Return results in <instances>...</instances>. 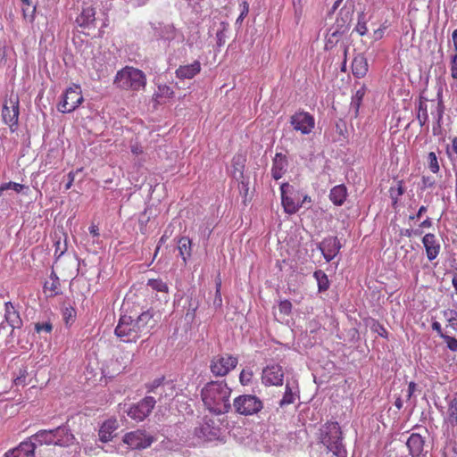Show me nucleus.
Masks as SVG:
<instances>
[{"mask_svg":"<svg viewBox=\"0 0 457 457\" xmlns=\"http://www.w3.org/2000/svg\"><path fill=\"white\" fill-rule=\"evenodd\" d=\"M444 341L446 343L447 345V347L453 351V352H457V339L453 337H450L448 335H445L444 337H443Z\"/></svg>","mask_w":457,"mask_h":457,"instance_id":"48","label":"nucleus"},{"mask_svg":"<svg viewBox=\"0 0 457 457\" xmlns=\"http://www.w3.org/2000/svg\"><path fill=\"white\" fill-rule=\"evenodd\" d=\"M422 182H423L424 187H432L435 183V181L432 179H430L429 177H423Z\"/></svg>","mask_w":457,"mask_h":457,"instance_id":"60","label":"nucleus"},{"mask_svg":"<svg viewBox=\"0 0 457 457\" xmlns=\"http://www.w3.org/2000/svg\"><path fill=\"white\" fill-rule=\"evenodd\" d=\"M444 112H436V125L433 127L434 135H437V129H441Z\"/></svg>","mask_w":457,"mask_h":457,"instance_id":"54","label":"nucleus"},{"mask_svg":"<svg viewBox=\"0 0 457 457\" xmlns=\"http://www.w3.org/2000/svg\"><path fill=\"white\" fill-rule=\"evenodd\" d=\"M347 190L345 185H338L330 190L329 198L335 205L341 206L346 198Z\"/></svg>","mask_w":457,"mask_h":457,"instance_id":"29","label":"nucleus"},{"mask_svg":"<svg viewBox=\"0 0 457 457\" xmlns=\"http://www.w3.org/2000/svg\"><path fill=\"white\" fill-rule=\"evenodd\" d=\"M422 243L426 250L427 257L429 261L435 260L441 249V245L436 237L432 233L426 234L422 238Z\"/></svg>","mask_w":457,"mask_h":457,"instance_id":"20","label":"nucleus"},{"mask_svg":"<svg viewBox=\"0 0 457 457\" xmlns=\"http://www.w3.org/2000/svg\"><path fill=\"white\" fill-rule=\"evenodd\" d=\"M74 177H75L74 172H72V171L69 172V174H68V182L65 185V189H70L71 187L72 183L74 181Z\"/></svg>","mask_w":457,"mask_h":457,"instance_id":"59","label":"nucleus"},{"mask_svg":"<svg viewBox=\"0 0 457 457\" xmlns=\"http://www.w3.org/2000/svg\"><path fill=\"white\" fill-rule=\"evenodd\" d=\"M96 21V10L92 6L84 7L76 19V23L81 28H88Z\"/></svg>","mask_w":457,"mask_h":457,"instance_id":"24","label":"nucleus"},{"mask_svg":"<svg viewBox=\"0 0 457 457\" xmlns=\"http://www.w3.org/2000/svg\"><path fill=\"white\" fill-rule=\"evenodd\" d=\"M253 373L252 371H246L243 370L240 373L239 379L242 385H247L251 378H252Z\"/></svg>","mask_w":457,"mask_h":457,"instance_id":"52","label":"nucleus"},{"mask_svg":"<svg viewBox=\"0 0 457 457\" xmlns=\"http://www.w3.org/2000/svg\"><path fill=\"white\" fill-rule=\"evenodd\" d=\"M417 385L414 382H410L408 385V398L410 399L416 390Z\"/></svg>","mask_w":457,"mask_h":457,"instance_id":"61","label":"nucleus"},{"mask_svg":"<svg viewBox=\"0 0 457 457\" xmlns=\"http://www.w3.org/2000/svg\"><path fill=\"white\" fill-rule=\"evenodd\" d=\"M248 4L246 2H244L243 3V10L240 13V15L238 16V18L237 19V23H240L243 21V20L245 19V17L247 15L248 13Z\"/></svg>","mask_w":457,"mask_h":457,"instance_id":"56","label":"nucleus"},{"mask_svg":"<svg viewBox=\"0 0 457 457\" xmlns=\"http://www.w3.org/2000/svg\"><path fill=\"white\" fill-rule=\"evenodd\" d=\"M278 308L281 313L287 315L291 312L292 303L288 300H284L279 303Z\"/></svg>","mask_w":457,"mask_h":457,"instance_id":"49","label":"nucleus"},{"mask_svg":"<svg viewBox=\"0 0 457 457\" xmlns=\"http://www.w3.org/2000/svg\"><path fill=\"white\" fill-rule=\"evenodd\" d=\"M163 380V377L159 378L154 379L152 383L146 385L147 392L153 393L154 395H159L161 399L162 396V393L164 392Z\"/></svg>","mask_w":457,"mask_h":457,"instance_id":"36","label":"nucleus"},{"mask_svg":"<svg viewBox=\"0 0 457 457\" xmlns=\"http://www.w3.org/2000/svg\"><path fill=\"white\" fill-rule=\"evenodd\" d=\"M232 407L239 415L251 416L258 413L263 408V403L254 395H241L234 399Z\"/></svg>","mask_w":457,"mask_h":457,"instance_id":"6","label":"nucleus"},{"mask_svg":"<svg viewBox=\"0 0 457 457\" xmlns=\"http://www.w3.org/2000/svg\"><path fill=\"white\" fill-rule=\"evenodd\" d=\"M431 226H432V220L430 218H427L420 225V227H421V228H430Z\"/></svg>","mask_w":457,"mask_h":457,"instance_id":"63","label":"nucleus"},{"mask_svg":"<svg viewBox=\"0 0 457 457\" xmlns=\"http://www.w3.org/2000/svg\"><path fill=\"white\" fill-rule=\"evenodd\" d=\"M52 432L54 445L68 447L72 445L76 441V437L71 433L67 423L52 429Z\"/></svg>","mask_w":457,"mask_h":457,"instance_id":"16","label":"nucleus"},{"mask_svg":"<svg viewBox=\"0 0 457 457\" xmlns=\"http://www.w3.org/2000/svg\"><path fill=\"white\" fill-rule=\"evenodd\" d=\"M4 320L12 328L11 335L13 334L16 328L22 327V320L20 313L11 302L4 303Z\"/></svg>","mask_w":457,"mask_h":457,"instance_id":"19","label":"nucleus"},{"mask_svg":"<svg viewBox=\"0 0 457 457\" xmlns=\"http://www.w3.org/2000/svg\"><path fill=\"white\" fill-rule=\"evenodd\" d=\"M352 71L354 77L363 78L368 71V62L363 54L356 55L352 62Z\"/></svg>","mask_w":457,"mask_h":457,"instance_id":"27","label":"nucleus"},{"mask_svg":"<svg viewBox=\"0 0 457 457\" xmlns=\"http://www.w3.org/2000/svg\"><path fill=\"white\" fill-rule=\"evenodd\" d=\"M431 327L433 330L437 332L440 337L443 338L446 335L443 332L441 325L438 321H433Z\"/></svg>","mask_w":457,"mask_h":457,"instance_id":"57","label":"nucleus"},{"mask_svg":"<svg viewBox=\"0 0 457 457\" xmlns=\"http://www.w3.org/2000/svg\"><path fill=\"white\" fill-rule=\"evenodd\" d=\"M220 287H221L220 281L217 282L216 283V293H215V297H214V300H213V305H214L215 308H220L222 305V298H221V294H220Z\"/></svg>","mask_w":457,"mask_h":457,"instance_id":"47","label":"nucleus"},{"mask_svg":"<svg viewBox=\"0 0 457 457\" xmlns=\"http://www.w3.org/2000/svg\"><path fill=\"white\" fill-rule=\"evenodd\" d=\"M389 192H390V196L392 198V204H393V206H395L398 202V197L395 196V188L391 187Z\"/></svg>","mask_w":457,"mask_h":457,"instance_id":"62","label":"nucleus"},{"mask_svg":"<svg viewBox=\"0 0 457 457\" xmlns=\"http://www.w3.org/2000/svg\"><path fill=\"white\" fill-rule=\"evenodd\" d=\"M317 248L321 252L325 260L329 262L337 255L342 245L337 237H328L318 244Z\"/></svg>","mask_w":457,"mask_h":457,"instance_id":"15","label":"nucleus"},{"mask_svg":"<svg viewBox=\"0 0 457 457\" xmlns=\"http://www.w3.org/2000/svg\"><path fill=\"white\" fill-rule=\"evenodd\" d=\"M76 316V311L72 307H65L62 310V317L66 325H69L74 321Z\"/></svg>","mask_w":457,"mask_h":457,"instance_id":"44","label":"nucleus"},{"mask_svg":"<svg viewBox=\"0 0 457 457\" xmlns=\"http://www.w3.org/2000/svg\"><path fill=\"white\" fill-rule=\"evenodd\" d=\"M281 191V203L284 208V211L288 214H293L298 212L301 204L299 201L295 199V192L293 186L288 183H283L280 186Z\"/></svg>","mask_w":457,"mask_h":457,"instance_id":"12","label":"nucleus"},{"mask_svg":"<svg viewBox=\"0 0 457 457\" xmlns=\"http://www.w3.org/2000/svg\"><path fill=\"white\" fill-rule=\"evenodd\" d=\"M366 93V87L362 85L353 96L351 101V108L354 110L355 116H357L359 108L361 104L362 99Z\"/></svg>","mask_w":457,"mask_h":457,"instance_id":"34","label":"nucleus"},{"mask_svg":"<svg viewBox=\"0 0 457 457\" xmlns=\"http://www.w3.org/2000/svg\"><path fill=\"white\" fill-rule=\"evenodd\" d=\"M427 101V98L420 96L419 103V112L417 115V119L419 120L420 127H423L428 120Z\"/></svg>","mask_w":457,"mask_h":457,"instance_id":"32","label":"nucleus"},{"mask_svg":"<svg viewBox=\"0 0 457 457\" xmlns=\"http://www.w3.org/2000/svg\"><path fill=\"white\" fill-rule=\"evenodd\" d=\"M288 166L287 156L282 153H277L272 161L271 176L278 180L285 174Z\"/></svg>","mask_w":457,"mask_h":457,"instance_id":"22","label":"nucleus"},{"mask_svg":"<svg viewBox=\"0 0 457 457\" xmlns=\"http://www.w3.org/2000/svg\"><path fill=\"white\" fill-rule=\"evenodd\" d=\"M231 389L225 380L211 381L201 391L206 408L215 414H224L231 410L229 396Z\"/></svg>","mask_w":457,"mask_h":457,"instance_id":"1","label":"nucleus"},{"mask_svg":"<svg viewBox=\"0 0 457 457\" xmlns=\"http://www.w3.org/2000/svg\"><path fill=\"white\" fill-rule=\"evenodd\" d=\"M295 402V394L292 391L291 386L288 383L286 385V391L283 395V398L279 401V406L284 407L286 405L291 404Z\"/></svg>","mask_w":457,"mask_h":457,"instance_id":"40","label":"nucleus"},{"mask_svg":"<svg viewBox=\"0 0 457 457\" xmlns=\"http://www.w3.org/2000/svg\"><path fill=\"white\" fill-rule=\"evenodd\" d=\"M28 442L32 443L34 452L36 451L37 445H54L52 429L39 430L35 435L31 436Z\"/></svg>","mask_w":457,"mask_h":457,"instance_id":"25","label":"nucleus"},{"mask_svg":"<svg viewBox=\"0 0 457 457\" xmlns=\"http://www.w3.org/2000/svg\"><path fill=\"white\" fill-rule=\"evenodd\" d=\"M313 277L317 280L319 292H325L329 288L328 278L323 270H318L314 271Z\"/></svg>","mask_w":457,"mask_h":457,"instance_id":"33","label":"nucleus"},{"mask_svg":"<svg viewBox=\"0 0 457 457\" xmlns=\"http://www.w3.org/2000/svg\"><path fill=\"white\" fill-rule=\"evenodd\" d=\"M21 12L24 20L33 22L35 20V13L37 10V4L32 0H21Z\"/></svg>","mask_w":457,"mask_h":457,"instance_id":"31","label":"nucleus"},{"mask_svg":"<svg viewBox=\"0 0 457 457\" xmlns=\"http://www.w3.org/2000/svg\"><path fill=\"white\" fill-rule=\"evenodd\" d=\"M149 220H150V217H149V216H146V211H145V212L140 215V218H139L140 231H141L143 234H145V227H146V224H147V222L149 221Z\"/></svg>","mask_w":457,"mask_h":457,"instance_id":"51","label":"nucleus"},{"mask_svg":"<svg viewBox=\"0 0 457 457\" xmlns=\"http://www.w3.org/2000/svg\"><path fill=\"white\" fill-rule=\"evenodd\" d=\"M452 37H453L454 50L457 52V29L453 30Z\"/></svg>","mask_w":457,"mask_h":457,"instance_id":"64","label":"nucleus"},{"mask_svg":"<svg viewBox=\"0 0 457 457\" xmlns=\"http://www.w3.org/2000/svg\"><path fill=\"white\" fill-rule=\"evenodd\" d=\"M114 333L125 343L136 342L140 337L146 336L143 334V330H141L135 320L130 316L127 315L120 318Z\"/></svg>","mask_w":457,"mask_h":457,"instance_id":"5","label":"nucleus"},{"mask_svg":"<svg viewBox=\"0 0 457 457\" xmlns=\"http://www.w3.org/2000/svg\"><path fill=\"white\" fill-rule=\"evenodd\" d=\"M395 188V196H401L404 193V188L403 187V181H398V187Z\"/></svg>","mask_w":457,"mask_h":457,"instance_id":"58","label":"nucleus"},{"mask_svg":"<svg viewBox=\"0 0 457 457\" xmlns=\"http://www.w3.org/2000/svg\"><path fill=\"white\" fill-rule=\"evenodd\" d=\"M178 249L179 255L183 259L184 262H187V259L191 257L192 253V241L187 237H182L178 240Z\"/></svg>","mask_w":457,"mask_h":457,"instance_id":"30","label":"nucleus"},{"mask_svg":"<svg viewBox=\"0 0 457 457\" xmlns=\"http://www.w3.org/2000/svg\"><path fill=\"white\" fill-rule=\"evenodd\" d=\"M353 11L341 9L339 16L337 18L335 24L328 29L326 36L325 49L329 50L341 39L342 36L345 34L350 29Z\"/></svg>","mask_w":457,"mask_h":457,"instance_id":"4","label":"nucleus"},{"mask_svg":"<svg viewBox=\"0 0 457 457\" xmlns=\"http://www.w3.org/2000/svg\"><path fill=\"white\" fill-rule=\"evenodd\" d=\"M428 168L433 173H437L439 171V163L436 158V155L434 152H430L428 154Z\"/></svg>","mask_w":457,"mask_h":457,"instance_id":"43","label":"nucleus"},{"mask_svg":"<svg viewBox=\"0 0 457 457\" xmlns=\"http://www.w3.org/2000/svg\"><path fill=\"white\" fill-rule=\"evenodd\" d=\"M160 316L157 312L153 309H148L145 312H143L137 319H135V322L137 326L143 330V334L146 336L150 334L151 330L156 326Z\"/></svg>","mask_w":457,"mask_h":457,"instance_id":"17","label":"nucleus"},{"mask_svg":"<svg viewBox=\"0 0 457 457\" xmlns=\"http://www.w3.org/2000/svg\"><path fill=\"white\" fill-rule=\"evenodd\" d=\"M367 30L366 15L361 12L358 14V22L354 28V31H356L360 36H363L366 34Z\"/></svg>","mask_w":457,"mask_h":457,"instance_id":"41","label":"nucleus"},{"mask_svg":"<svg viewBox=\"0 0 457 457\" xmlns=\"http://www.w3.org/2000/svg\"><path fill=\"white\" fill-rule=\"evenodd\" d=\"M117 87L124 90L138 91L146 85L145 74L136 68L125 67L118 71L114 79Z\"/></svg>","mask_w":457,"mask_h":457,"instance_id":"3","label":"nucleus"},{"mask_svg":"<svg viewBox=\"0 0 457 457\" xmlns=\"http://www.w3.org/2000/svg\"><path fill=\"white\" fill-rule=\"evenodd\" d=\"M156 438L144 429L128 432L122 441L132 450H143L151 446Z\"/></svg>","mask_w":457,"mask_h":457,"instance_id":"7","label":"nucleus"},{"mask_svg":"<svg viewBox=\"0 0 457 457\" xmlns=\"http://www.w3.org/2000/svg\"><path fill=\"white\" fill-rule=\"evenodd\" d=\"M119 424L116 419L105 420L100 427L98 436L100 441L107 443L113 438L114 432L118 429Z\"/></svg>","mask_w":457,"mask_h":457,"instance_id":"21","label":"nucleus"},{"mask_svg":"<svg viewBox=\"0 0 457 457\" xmlns=\"http://www.w3.org/2000/svg\"><path fill=\"white\" fill-rule=\"evenodd\" d=\"M155 403L156 400L154 396H145L138 403L130 405L125 412L133 420L141 422L151 414Z\"/></svg>","mask_w":457,"mask_h":457,"instance_id":"9","label":"nucleus"},{"mask_svg":"<svg viewBox=\"0 0 457 457\" xmlns=\"http://www.w3.org/2000/svg\"><path fill=\"white\" fill-rule=\"evenodd\" d=\"M174 91L167 85L158 86V91L154 94L155 100L160 103L162 98L173 97Z\"/></svg>","mask_w":457,"mask_h":457,"instance_id":"38","label":"nucleus"},{"mask_svg":"<svg viewBox=\"0 0 457 457\" xmlns=\"http://www.w3.org/2000/svg\"><path fill=\"white\" fill-rule=\"evenodd\" d=\"M449 421L457 425V392L454 393L453 399L448 405Z\"/></svg>","mask_w":457,"mask_h":457,"instance_id":"37","label":"nucleus"},{"mask_svg":"<svg viewBox=\"0 0 457 457\" xmlns=\"http://www.w3.org/2000/svg\"><path fill=\"white\" fill-rule=\"evenodd\" d=\"M83 96L79 86L69 87L62 95V100L58 104L57 109L62 113L73 112L83 102Z\"/></svg>","mask_w":457,"mask_h":457,"instance_id":"10","label":"nucleus"},{"mask_svg":"<svg viewBox=\"0 0 457 457\" xmlns=\"http://www.w3.org/2000/svg\"><path fill=\"white\" fill-rule=\"evenodd\" d=\"M296 19L302 14V0H292Z\"/></svg>","mask_w":457,"mask_h":457,"instance_id":"55","label":"nucleus"},{"mask_svg":"<svg viewBox=\"0 0 457 457\" xmlns=\"http://www.w3.org/2000/svg\"><path fill=\"white\" fill-rule=\"evenodd\" d=\"M290 124L296 131L302 134H310L315 126L314 117L304 111L296 112L290 117Z\"/></svg>","mask_w":457,"mask_h":457,"instance_id":"11","label":"nucleus"},{"mask_svg":"<svg viewBox=\"0 0 457 457\" xmlns=\"http://www.w3.org/2000/svg\"><path fill=\"white\" fill-rule=\"evenodd\" d=\"M445 316L447 317L449 325L454 330H457V312L453 311V310H450L449 312H445Z\"/></svg>","mask_w":457,"mask_h":457,"instance_id":"46","label":"nucleus"},{"mask_svg":"<svg viewBox=\"0 0 457 457\" xmlns=\"http://www.w3.org/2000/svg\"><path fill=\"white\" fill-rule=\"evenodd\" d=\"M24 187H25L24 185H21V184H19L16 182L4 183L0 186V196L2 195L4 191L12 189L15 192L20 193Z\"/></svg>","mask_w":457,"mask_h":457,"instance_id":"42","label":"nucleus"},{"mask_svg":"<svg viewBox=\"0 0 457 457\" xmlns=\"http://www.w3.org/2000/svg\"><path fill=\"white\" fill-rule=\"evenodd\" d=\"M283 378V369L278 364L268 366L262 371V382L266 386H281Z\"/></svg>","mask_w":457,"mask_h":457,"instance_id":"18","label":"nucleus"},{"mask_svg":"<svg viewBox=\"0 0 457 457\" xmlns=\"http://www.w3.org/2000/svg\"><path fill=\"white\" fill-rule=\"evenodd\" d=\"M451 75L453 79H457V54L451 60Z\"/></svg>","mask_w":457,"mask_h":457,"instance_id":"53","label":"nucleus"},{"mask_svg":"<svg viewBox=\"0 0 457 457\" xmlns=\"http://www.w3.org/2000/svg\"><path fill=\"white\" fill-rule=\"evenodd\" d=\"M220 27H221V29H219L216 33L217 44L219 46H221L225 43L226 31L228 29V24L222 21L220 23Z\"/></svg>","mask_w":457,"mask_h":457,"instance_id":"45","label":"nucleus"},{"mask_svg":"<svg viewBox=\"0 0 457 457\" xmlns=\"http://www.w3.org/2000/svg\"><path fill=\"white\" fill-rule=\"evenodd\" d=\"M237 357L228 353L218 354L212 358L210 363L211 372L217 377L228 375L237 365Z\"/></svg>","mask_w":457,"mask_h":457,"instance_id":"8","label":"nucleus"},{"mask_svg":"<svg viewBox=\"0 0 457 457\" xmlns=\"http://www.w3.org/2000/svg\"><path fill=\"white\" fill-rule=\"evenodd\" d=\"M35 329L37 332L40 333L42 331H45L46 333H50L53 329V326L50 322H45V323H36L35 324Z\"/></svg>","mask_w":457,"mask_h":457,"instance_id":"50","label":"nucleus"},{"mask_svg":"<svg viewBox=\"0 0 457 457\" xmlns=\"http://www.w3.org/2000/svg\"><path fill=\"white\" fill-rule=\"evenodd\" d=\"M51 282L46 281L44 285V290L46 292L49 290L51 292L50 296L57 295L59 294L60 281L59 278L56 276L54 272L51 273L50 276Z\"/></svg>","mask_w":457,"mask_h":457,"instance_id":"35","label":"nucleus"},{"mask_svg":"<svg viewBox=\"0 0 457 457\" xmlns=\"http://www.w3.org/2000/svg\"><path fill=\"white\" fill-rule=\"evenodd\" d=\"M4 457H35L34 446L30 442H21L16 448L5 453Z\"/></svg>","mask_w":457,"mask_h":457,"instance_id":"23","label":"nucleus"},{"mask_svg":"<svg viewBox=\"0 0 457 457\" xmlns=\"http://www.w3.org/2000/svg\"><path fill=\"white\" fill-rule=\"evenodd\" d=\"M147 286L157 292L168 293V285L160 278H152L147 281Z\"/></svg>","mask_w":457,"mask_h":457,"instance_id":"39","label":"nucleus"},{"mask_svg":"<svg viewBox=\"0 0 457 457\" xmlns=\"http://www.w3.org/2000/svg\"><path fill=\"white\" fill-rule=\"evenodd\" d=\"M220 434L221 431L219 425L212 419H205L204 423L195 429V435L198 438L206 441L216 440L220 436Z\"/></svg>","mask_w":457,"mask_h":457,"instance_id":"13","label":"nucleus"},{"mask_svg":"<svg viewBox=\"0 0 457 457\" xmlns=\"http://www.w3.org/2000/svg\"><path fill=\"white\" fill-rule=\"evenodd\" d=\"M320 441L336 457H346L347 451L343 444V432L337 421H328L320 428Z\"/></svg>","mask_w":457,"mask_h":457,"instance_id":"2","label":"nucleus"},{"mask_svg":"<svg viewBox=\"0 0 457 457\" xmlns=\"http://www.w3.org/2000/svg\"><path fill=\"white\" fill-rule=\"evenodd\" d=\"M406 445L411 457H417L423 451L424 440L420 435L413 433L409 436Z\"/></svg>","mask_w":457,"mask_h":457,"instance_id":"26","label":"nucleus"},{"mask_svg":"<svg viewBox=\"0 0 457 457\" xmlns=\"http://www.w3.org/2000/svg\"><path fill=\"white\" fill-rule=\"evenodd\" d=\"M11 106L7 105L5 103L2 109V118L4 122L10 127L11 131H15L18 126V118H19V99L16 97L15 99L10 98L9 101Z\"/></svg>","mask_w":457,"mask_h":457,"instance_id":"14","label":"nucleus"},{"mask_svg":"<svg viewBox=\"0 0 457 457\" xmlns=\"http://www.w3.org/2000/svg\"><path fill=\"white\" fill-rule=\"evenodd\" d=\"M201 71V64L195 61L191 64L179 66L176 71V75L179 79H192Z\"/></svg>","mask_w":457,"mask_h":457,"instance_id":"28","label":"nucleus"}]
</instances>
